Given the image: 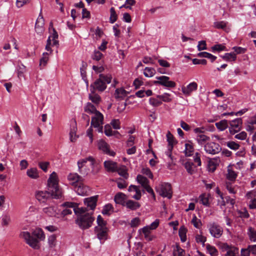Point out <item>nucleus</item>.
<instances>
[{"label":"nucleus","mask_w":256,"mask_h":256,"mask_svg":"<svg viewBox=\"0 0 256 256\" xmlns=\"http://www.w3.org/2000/svg\"><path fill=\"white\" fill-rule=\"evenodd\" d=\"M60 198L62 196L61 190L59 188L56 174L53 172L48 180V189L46 192H38L36 194V198L40 202H44L50 196Z\"/></svg>","instance_id":"1"},{"label":"nucleus","mask_w":256,"mask_h":256,"mask_svg":"<svg viewBox=\"0 0 256 256\" xmlns=\"http://www.w3.org/2000/svg\"><path fill=\"white\" fill-rule=\"evenodd\" d=\"M64 205L69 208H74V211L78 216L76 223L80 228L87 229L92 226L94 218L92 216V214L86 212L88 211L86 208H78L76 204L72 202H66Z\"/></svg>","instance_id":"2"},{"label":"nucleus","mask_w":256,"mask_h":256,"mask_svg":"<svg viewBox=\"0 0 256 256\" xmlns=\"http://www.w3.org/2000/svg\"><path fill=\"white\" fill-rule=\"evenodd\" d=\"M20 236L30 246L35 250L40 248V241L44 240L45 238L44 232L40 228L33 230L31 233L28 232H22Z\"/></svg>","instance_id":"3"},{"label":"nucleus","mask_w":256,"mask_h":256,"mask_svg":"<svg viewBox=\"0 0 256 256\" xmlns=\"http://www.w3.org/2000/svg\"><path fill=\"white\" fill-rule=\"evenodd\" d=\"M104 124V116L99 111L92 116L91 126L86 131V135L90 138V142L93 141V134L92 126L98 128L100 132H102V124Z\"/></svg>","instance_id":"4"},{"label":"nucleus","mask_w":256,"mask_h":256,"mask_svg":"<svg viewBox=\"0 0 256 256\" xmlns=\"http://www.w3.org/2000/svg\"><path fill=\"white\" fill-rule=\"evenodd\" d=\"M96 222L98 226L94 228V234L100 242L103 243L108 238V229L106 226V222L100 215L98 216Z\"/></svg>","instance_id":"5"},{"label":"nucleus","mask_w":256,"mask_h":256,"mask_svg":"<svg viewBox=\"0 0 256 256\" xmlns=\"http://www.w3.org/2000/svg\"><path fill=\"white\" fill-rule=\"evenodd\" d=\"M88 161L90 162V165L92 168V172L94 174H96L99 170L100 167L92 156H88L86 158L80 160L78 162V164L80 172L83 176H86L88 174L90 170L87 168L86 166Z\"/></svg>","instance_id":"6"},{"label":"nucleus","mask_w":256,"mask_h":256,"mask_svg":"<svg viewBox=\"0 0 256 256\" xmlns=\"http://www.w3.org/2000/svg\"><path fill=\"white\" fill-rule=\"evenodd\" d=\"M112 76H104L100 74L99 78L96 80L90 86V90H98L103 92L106 88V84L111 82Z\"/></svg>","instance_id":"7"},{"label":"nucleus","mask_w":256,"mask_h":256,"mask_svg":"<svg viewBox=\"0 0 256 256\" xmlns=\"http://www.w3.org/2000/svg\"><path fill=\"white\" fill-rule=\"evenodd\" d=\"M209 232L214 238H220L223 233L222 228L214 222H210L208 225Z\"/></svg>","instance_id":"8"},{"label":"nucleus","mask_w":256,"mask_h":256,"mask_svg":"<svg viewBox=\"0 0 256 256\" xmlns=\"http://www.w3.org/2000/svg\"><path fill=\"white\" fill-rule=\"evenodd\" d=\"M158 80H154V84H160L167 88H174L176 86L175 82L170 80V78L167 76H156Z\"/></svg>","instance_id":"9"},{"label":"nucleus","mask_w":256,"mask_h":256,"mask_svg":"<svg viewBox=\"0 0 256 256\" xmlns=\"http://www.w3.org/2000/svg\"><path fill=\"white\" fill-rule=\"evenodd\" d=\"M156 191L159 193L160 195L163 197H166L168 198H172V187L170 184H162L160 187L156 189Z\"/></svg>","instance_id":"10"},{"label":"nucleus","mask_w":256,"mask_h":256,"mask_svg":"<svg viewBox=\"0 0 256 256\" xmlns=\"http://www.w3.org/2000/svg\"><path fill=\"white\" fill-rule=\"evenodd\" d=\"M242 120L241 118H238L230 122L229 131L230 134H234L242 128Z\"/></svg>","instance_id":"11"},{"label":"nucleus","mask_w":256,"mask_h":256,"mask_svg":"<svg viewBox=\"0 0 256 256\" xmlns=\"http://www.w3.org/2000/svg\"><path fill=\"white\" fill-rule=\"evenodd\" d=\"M204 150L206 153L215 154L221 150V148L218 144L214 142H208L204 145Z\"/></svg>","instance_id":"12"},{"label":"nucleus","mask_w":256,"mask_h":256,"mask_svg":"<svg viewBox=\"0 0 256 256\" xmlns=\"http://www.w3.org/2000/svg\"><path fill=\"white\" fill-rule=\"evenodd\" d=\"M98 147L100 150L107 154L111 156H114L115 155V152L110 150L109 145L103 140H100L98 142Z\"/></svg>","instance_id":"13"},{"label":"nucleus","mask_w":256,"mask_h":256,"mask_svg":"<svg viewBox=\"0 0 256 256\" xmlns=\"http://www.w3.org/2000/svg\"><path fill=\"white\" fill-rule=\"evenodd\" d=\"M74 190L78 195L84 196L88 194L90 189L88 187L84 186L82 182H80L78 184H76L74 186Z\"/></svg>","instance_id":"14"},{"label":"nucleus","mask_w":256,"mask_h":256,"mask_svg":"<svg viewBox=\"0 0 256 256\" xmlns=\"http://www.w3.org/2000/svg\"><path fill=\"white\" fill-rule=\"evenodd\" d=\"M198 88V84L196 82H192L188 84L187 86H182V91L186 96H190L191 93L195 91Z\"/></svg>","instance_id":"15"},{"label":"nucleus","mask_w":256,"mask_h":256,"mask_svg":"<svg viewBox=\"0 0 256 256\" xmlns=\"http://www.w3.org/2000/svg\"><path fill=\"white\" fill-rule=\"evenodd\" d=\"M98 196H91L84 199V202L87 206L86 209L89 208L90 210H94L96 205Z\"/></svg>","instance_id":"16"},{"label":"nucleus","mask_w":256,"mask_h":256,"mask_svg":"<svg viewBox=\"0 0 256 256\" xmlns=\"http://www.w3.org/2000/svg\"><path fill=\"white\" fill-rule=\"evenodd\" d=\"M44 214L50 216H56L59 214V210L56 206H50L43 208Z\"/></svg>","instance_id":"17"},{"label":"nucleus","mask_w":256,"mask_h":256,"mask_svg":"<svg viewBox=\"0 0 256 256\" xmlns=\"http://www.w3.org/2000/svg\"><path fill=\"white\" fill-rule=\"evenodd\" d=\"M44 20L42 16H39L36 23L35 30L37 34H41L44 32Z\"/></svg>","instance_id":"18"},{"label":"nucleus","mask_w":256,"mask_h":256,"mask_svg":"<svg viewBox=\"0 0 256 256\" xmlns=\"http://www.w3.org/2000/svg\"><path fill=\"white\" fill-rule=\"evenodd\" d=\"M70 126V140L72 142H74L78 137L76 135L77 128L76 122L75 120L72 122Z\"/></svg>","instance_id":"19"},{"label":"nucleus","mask_w":256,"mask_h":256,"mask_svg":"<svg viewBox=\"0 0 256 256\" xmlns=\"http://www.w3.org/2000/svg\"><path fill=\"white\" fill-rule=\"evenodd\" d=\"M104 166L108 172H115L118 166L116 162L112 160H106L104 162Z\"/></svg>","instance_id":"20"},{"label":"nucleus","mask_w":256,"mask_h":256,"mask_svg":"<svg viewBox=\"0 0 256 256\" xmlns=\"http://www.w3.org/2000/svg\"><path fill=\"white\" fill-rule=\"evenodd\" d=\"M88 98L96 105H98L101 102L100 96L94 90H90Z\"/></svg>","instance_id":"21"},{"label":"nucleus","mask_w":256,"mask_h":256,"mask_svg":"<svg viewBox=\"0 0 256 256\" xmlns=\"http://www.w3.org/2000/svg\"><path fill=\"white\" fill-rule=\"evenodd\" d=\"M68 180L71 182L72 184L74 186L82 181V177L77 174H70L68 176Z\"/></svg>","instance_id":"22"},{"label":"nucleus","mask_w":256,"mask_h":256,"mask_svg":"<svg viewBox=\"0 0 256 256\" xmlns=\"http://www.w3.org/2000/svg\"><path fill=\"white\" fill-rule=\"evenodd\" d=\"M84 112L88 114L94 115L98 112L94 104L88 102L84 107Z\"/></svg>","instance_id":"23"},{"label":"nucleus","mask_w":256,"mask_h":256,"mask_svg":"<svg viewBox=\"0 0 256 256\" xmlns=\"http://www.w3.org/2000/svg\"><path fill=\"white\" fill-rule=\"evenodd\" d=\"M166 138L168 142V147H169L170 150L173 149L174 146L176 144V141L170 131L166 134Z\"/></svg>","instance_id":"24"},{"label":"nucleus","mask_w":256,"mask_h":256,"mask_svg":"<svg viewBox=\"0 0 256 256\" xmlns=\"http://www.w3.org/2000/svg\"><path fill=\"white\" fill-rule=\"evenodd\" d=\"M150 230H151L148 228V226H146L140 229L139 231L140 232H142L144 234V238L146 240L150 241L153 239V236L150 234Z\"/></svg>","instance_id":"25"},{"label":"nucleus","mask_w":256,"mask_h":256,"mask_svg":"<svg viewBox=\"0 0 256 256\" xmlns=\"http://www.w3.org/2000/svg\"><path fill=\"white\" fill-rule=\"evenodd\" d=\"M188 230L184 226H181L178 230V235L180 237L182 242H184L186 240V232Z\"/></svg>","instance_id":"26"},{"label":"nucleus","mask_w":256,"mask_h":256,"mask_svg":"<svg viewBox=\"0 0 256 256\" xmlns=\"http://www.w3.org/2000/svg\"><path fill=\"white\" fill-rule=\"evenodd\" d=\"M194 152V146L191 142L185 144L184 154L186 156H190L192 155Z\"/></svg>","instance_id":"27"},{"label":"nucleus","mask_w":256,"mask_h":256,"mask_svg":"<svg viewBox=\"0 0 256 256\" xmlns=\"http://www.w3.org/2000/svg\"><path fill=\"white\" fill-rule=\"evenodd\" d=\"M126 206L131 210H136L140 207V204L138 202L128 200L126 202Z\"/></svg>","instance_id":"28"},{"label":"nucleus","mask_w":256,"mask_h":256,"mask_svg":"<svg viewBox=\"0 0 256 256\" xmlns=\"http://www.w3.org/2000/svg\"><path fill=\"white\" fill-rule=\"evenodd\" d=\"M137 181L142 186L145 188L149 185V181L148 178L140 174H138L136 178Z\"/></svg>","instance_id":"29"},{"label":"nucleus","mask_w":256,"mask_h":256,"mask_svg":"<svg viewBox=\"0 0 256 256\" xmlns=\"http://www.w3.org/2000/svg\"><path fill=\"white\" fill-rule=\"evenodd\" d=\"M184 166L186 169L187 172L192 174L195 172L196 166L194 163L191 162H186L184 164Z\"/></svg>","instance_id":"30"},{"label":"nucleus","mask_w":256,"mask_h":256,"mask_svg":"<svg viewBox=\"0 0 256 256\" xmlns=\"http://www.w3.org/2000/svg\"><path fill=\"white\" fill-rule=\"evenodd\" d=\"M126 199V195L122 192H118L114 196V201L116 204H124Z\"/></svg>","instance_id":"31"},{"label":"nucleus","mask_w":256,"mask_h":256,"mask_svg":"<svg viewBox=\"0 0 256 256\" xmlns=\"http://www.w3.org/2000/svg\"><path fill=\"white\" fill-rule=\"evenodd\" d=\"M248 235L250 240L252 242H256V230L252 227H249L248 230Z\"/></svg>","instance_id":"32"},{"label":"nucleus","mask_w":256,"mask_h":256,"mask_svg":"<svg viewBox=\"0 0 256 256\" xmlns=\"http://www.w3.org/2000/svg\"><path fill=\"white\" fill-rule=\"evenodd\" d=\"M210 195L206 194H201L200 197V202L204 206H209V198Z\"/></svg>","instance_id":"33"},{"label":"nucleus","mask_w":256,"mask_h":256,"mask_svg":"<svg viewBox=\"0 0 256 256\" xmlns=\"http://www.w3.org/2000/svg\"><path fill=\"white\" fill-rule=\"evenodd\" d=\"M26 174L30 178H32L36 179L38 177V170L36 168H31L28 170Z\"/></svg>","instance_id":"34"},{"label":"nucleus","mask_w":256,"mask_h":256,"mask_svg":"<svg viewBox=\"0 0 256 256\" xmlns=\"http://www.w3.org/2000/svg\"><path fill=\"white\" fill-rule=\"evenodd\" d=\"M116 172H118V174L122 176L124 178L127 179L128 178V174L126 172V167L124 166H122L120 167H117Z\"/></svg>","instance_id":"35"},{"label":"nucleus","mask_w":256,"mask_h":256,"mask_svg":"<svg viewBox=\"0 0 256 256\" xmlns=\"http://www.w3.org/2000/svg\"><path fill=\"white\" fill-rule=\"evenodd\" d=\"M226 188L230 194H235L236 193L238 186H233L231 182H226Z\"/></svg>","instance_id":"36"},{"label":"nucleus","mask_w":256,"mask_h":256,"mask_svg":"<svg viewBox=\"0 0 256 256\" xmlns=\"http://www.w3.org/2000/svg\"><path fill=\"white\" fill-rule=\"evenodd\" d=\"M156 74V70L152 68L146 67L144 72V74L146 77H152Z\"/></svg>","instance_id":"37"},{"label":"nucleus","mask_w":256,"mask_h":256,"mask_svg":"<svg viewBox=\"0 0 256 256\" xmlns=\"http://www.w3.org/2000/svg\"><path fill=\"white\" fill-rule=\"evenodd\" d=\"M208 140H210V138L204 134H198L196 136V140L200 144H202Z\"/></svg>","instance_id":"38"},{"label":"nucleus","mask_w":256,"mask_h":256,"mask_svg":"<svg viewBox=\"0 0 256 256\" xmlns=\"http://www.w3.org/2000/svg\"><path fill=\"white\" fill-rule=\"evenodd\" d=\"M223 60L227 61H234L236 60V54L234 53H226L224 55L222 56Z\"/></svg>","instance_id":"39"},{"label":"nucleus","mask_w":256,"mask_h":256,"mask_svg":"<svg viewBox=\"0 0 256 256\" xmlns=\"http://www.w3.org/2000/svg\"><path fill=\"white\" fill-rule=\"evenodd\" d=\"M26 71V68L24 66L20 64L18 66V76L20 80L22 78H24V73Z\"/></svg>","instance_id":"40"},{"label":"nucleus","mask_w":256,"mask_h":256,"mask_svg":"<svg viewBox=\"0 0 256 256\" xmlns=\"http://www.w3.org/2000/svg\"><path fill=\"white\" fill-rule=\"evenodd\" d=\"M216 126L218 129L220 130H224L228 126V121L226 120H222L216 123Z\"/></svg>","instance_id":"41"},{"label":"nucleus","mask_w":256,"mask_h":256,"mask_svg":"<svg viewBox=\"0 0 256 256\" xmlns=\"http://www.w3.org/2000/svg\"><path fill=\"white\" fill-rule=\"evenodd\" d=\"M110 22L112 24H114L115 22L116 21L118 18V16L115 11V9L114 8L112 7L110 9Z\"/></svg>","instance_id":"42"},{"label":"nucleus","mask_w":256,"mask_h":256,"mask_svg":"<svg viewBox=\"0 0 256 256\" xmlns=\"http://www.w3.org/2000/svg\"><path fill=\"white\" fill-rule=\"evenodd\" d=\"M49 37H51V40L53 42L52 46L58 45V41L56 40L58 38V34L54 28H52V33Z\"/></svg>","instance_id":"43"},{"label":"nucleus","mask_w":256,"mask_h":256,"mask_svg":"<svg viewBox=\"0 0 256 256\" xmlns=\"http://www.w3.org/2000/svg\"><path fill=\"white\" fill-rule=\"evenodd\" d=\"M157 98L164 102H170L172 100L170 94L168 93H164L162 95H158Z\"/></svg>","instance_id":"44"},{"label":"nucleus","mask_w":256,"mask_h":256,"mask_svg":"<svg viewBox=\"0 0 256 256\" xmlns=\"http://www.w3.org/2000/svg\"><path fill=\"white\" fill-rule=\"evenodd\" d=\"M206 249L212 256H217L218 255V251L214 246L208 244L206 246Z\"/></svg>","instance_id":"45"},{"label":"nucleus","mask_w":256,"mask_h":256,"mask_svg":"<svg viewBox=\"0 0 256 256\" xmlns=\"http://www.w3.org/2000/svg\"><path fill=\"white\" fill-rule=\"evenodd\" d=\"M150 104L154 106H158L162 104V102L158 98H150L149 100Z\"/></svg>","instance_id":"46"},{"label":"nucleus","mask_w":256,"mask_h":256,"mask_svg":"<svg viewBox=\"0 0 256 256\" xmlns=\"http://www.w3.org/2000/svg\"><path fill=\"white\" fill-rule=\"evenodd\" d=\"M112 211V206L111 204H108L104 206L102 212L104 215H110V212Z\"/></svg>","instance_id":"47"},{"label":"nucleus","mask_w":256,"mask_h":256,"mask_svg":"<svg viewBox=\"0 0 256 256\" xmlns=\"http://www.w3.org/2000/svg\"><path fill=\"white\" fill-rule=\"evenodd\" d=\"M228 172L226 178L231 181H234L237 176L236 173L229 168L228 169Z\"/></svg>","instance_id":"48"},{"label":"nucleus","mask_w":256,"mask_h":256,"mask_svg":"<svg viewBox=\"0 0 256 256\" xmlns=\"http://www.w3.org/2000/svg\"><path fill=\"white\" fill-rule=\"evenodd\" d=\"M116 98H124L126 96V92L122 88H118L116 90Z\"/></svg>","instance_id":"49"},{"label":"nucleus","mask_w":256,"mask_h":256,"mask_svg":"<svg viewBox=\"0 0 256 256\" xmlns=\"http://www.w3.org/2000/svg\"><path fill=\"white\" fill-rule=\"evenodd\" d=\"M49 54L48 52H44L43 54V56L40 58V66H44L46 65L48 60Z\"/></svg>","instance_id":"50"},{"label":"nucleus","mask_w":256,"mask_h":256,"mask_svg":"<svg viewBox=\"0 0 256 256\" xmlns=\"http://www.w3.org/2000/svg\"><path fill=\"white\" fill-rule=\"evenodd\" d=\"M238 253V248L233 246L226 252L224 256H236V254Z\"/></svg>","instance_id":"51"},{"label":"nucleus","mask_w":256,"mask_h":256,"mask_svg":"<svg viewBox=\"0 0 256 256\" xmlns=\"http://www.w3.org/2000/svg\"><path fill=\"white\" fill-rule=\"evenodd\" d=\"M103 56V54L98 50H94V54L92 56V60L98 61L100 60L102 57Z\"/></svg>","instance_id":"52"},{"label":"nucleus","mask_w":256,"mask_h":256,"mask_svg":"<svg viewBox=\"0 0 256 256\" xmlns=\"http://www.w3.org/2000/svg\"><path fill=\"white\" fill-rule=\"evenodd\" d=\"M10 222V218L8 215L3 216L2 218V226H8Z\"/></svg>","instance_id":"53"},{"label":"nucleus","mask_w":256,"mask_h":256,"mask_svg":"<svg viewBox=\"0 0 256 256\" xmlns=\"http://www.w3.org/2000/svg\"><path fill=\"white\" fill-rule=\"evenodd\" d=\"M192 223L193 224L194 226L197 228H200L202 224L200 220L198 219L196 216L192 218Z\"/></svg>","instance_id":"54"},{"label":"nucleus","mask_w":256,"mask_h":256,"mask_svg":"<svg viewBox=\"0 0 256 256\" xmlns=\"http://www.w3.org/2000/svg\"><path fill=\"white\" fill-rule=\"evenodd\" d=\"M48 243L50 248L54 247L56 244V236L54 234L50 236L48 238Z\"/></svg>","instance_id":"55"},{"label":"nucleus","mask_w":256,"mask_h":256,"mask_svg":"<svg viewBox=\"0 0 256 256\" xmlns=\"http://www.w3.org/2000/svg\"><path fill=\"white\" fill-rule=\"evenodd\" d=\"M226 146L230 149L232 150H238L240 147V146L239 144L236 143V142H233V141H231V142H228L226 143Z\"/></svg>","instance_id":"56"},{"label":"nucleus","mask_w":256,"mask_h":256,"mask_svg":"<svg viewBox=\"0 0 256 256\" xmlns=\"http://www.w3.org/2000/svg\"><path fill=\"white\" fill-rule=\"evenodd\" d=\"M118 187L120 189L126 188L128 186V183L122 178H119L116 180Z\"/></svg>","instance_id":"57"},{"label":"nucleus","mask_w":256,"mask_h":256,"mask_svg":"<svg viewBox=\"0 0 256 256\" xmlns=\"http://www.w3.org/2000/svg\"><path fill=\"white\" fill-rule=\"evenodd\" d=\"M117 132H113L110 126L107 124L104 126V133L107 136H111Z\"/></svg>","instance_id":"58"},{"label":"nucleus","mask_w":256,"mask_h":256,"mask_svg":"<svg viewBox=\"0 0 256 256\" xmlns=\"http://www.w3.org/2000/svg\"><path fill=\"white\" fill-rule=\"evenodd\" d=\"M214 28L218 29H224L226 26V22L224 21L216 22L214 23Z\"/></svg>","instance_id":"59"},{"label":"nucleus","mask_w":256,"mask_h":256,"mask_svg":"<svg viewBox=\"0 0 256 256\" xmlns=\"http://www.w3.org/2000/svg\"><path fill=\"white\" fill-rule=\"evenodd\" d=\"M184 251L178 246L176 247V250L173 252L174 256H184Z\"/></svg>","instance_id":"60"},{"label":"nucleus","mask_w":256,"mask_h":256,"mask_svg":"<svg viewBox=\"0 0 256 256\" xmlns=\"http://www.w3.org/2000/svg\"><path fill=\"white\" fill-rule=\"evenodd\" d=\"M233 246L228 245L226 243H221L219 244L220 248L224 252L226 251V252L230 250Z\"/></svg>","instance_id":"61"},{"label":"nucleus","mask_w":256,"mask_h":256,"mask_svg":"<svg viewBox=\"0 0 256 256\" xmlns=\"http://www.w3.org/2000/svg\"><path fill=\"white\" fill-rule=\"evenodd\" d=\"M49 165L50 162H40L38 163V166L44 172H46L48 171V167Z\"/></svg>","instance_id":"62"},{"label":"nucleus","mask_w":256,"mask_h":256,"mask_svg":"<svg viewBox=\"0 0 256 256\" xmlns=\"http://www.w3.org/2000/svg\"><path fill=\"white\" fill-rule=\"evenodd\" d=\"M246 137L247 134L245 132H242L234 136L236 138L240 140H244L246 139Z\"/></svg>","instance_id":"63"},{"label":"nucleus","mask_w":256,"mask_h":256,"mask_svg":"<svg viewBox=\"0 0 256 256\" xmlns=\"http://www.w3.org/2000/svg\"><path fill=\"white\" fill-rule=\"evenodd\" d=\"M226 46L222 44H216L212 46V49L213 52L218 51L220 52L224 50Z\"/></svg>","instance_id":"64"}]
</instances>
